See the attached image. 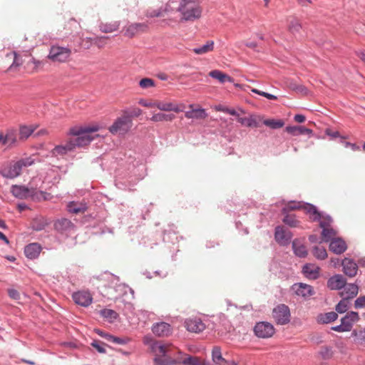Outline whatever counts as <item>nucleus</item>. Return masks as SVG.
<instances>
[{"label": "nucleus", "mask_w": 365, "mask_h": 365, "mask_svg": "<svg viewBox=\"0 0 365 365\" xmlns=\"http://www.w3.org/2000/svg\"><path fill=\"white\" fill-rule=\"evenodd\" d=\"M91 282L93 285L97 286L98 292L88 289H83L73 292L71 297H93L97 294L101 297L114 294L115 297H125L128 294H134L132 288L126 284L118 283L119 277L108 272L100 276L93 277Z\"/></svg>", "instance_id": "f257e3e1"}, {"label": "nucleus", "mask_w": 365, "mask_h": 365, "mask_svg": "<svg viewBox=\"0 0 365 365\" xmlns=\"http://www.w3.org/2000/svg\"><path fill=\"white\" fill-rule=\"evenodd\" d=\"M158 361L160 365H206L207 364L205 360L182 353L173 345L172 351L168 353L165 359H158Z\"/></svg>", "instance_id": "f03ea898"}, {"label": "nucleus", "mask_w": 365, "mask_h": 365, "mask_svg": "<svg viewBox=\"0 0 365 365\" xmlns=\"http://www.w3.org/2000/svg\"><path fill=\"white\" fill-rule=\"evenodd\" d=\"M98 130L99 127L98 125L71 128L69 130V135L75 138L69 140V141L73 149L88 145L93 140L89 133L96 132Z\"/></svg>", "instance_id": "7ed1b4c3"}, {"label": "nucleus", "mask_w": 365, "mask_h": 365, "mask_svg": "<svg viewBox=\"0 0 365 365\" xmlns=\"http://www.w3.org/2000/svg\"><path fill=\"white\" fill-rule=\"evenodd\" d=\"M11 193L17 199H32L34 201L46 200L50 194L42 190H36L34 187H28L23 185H13L11 187Z\"/></svg>", "instance_id": "20e7f679"}, {"label": "nucleus", "mask_w": 365, "mask_h": 365, "mask_svg": "<svg viewBox=\"0 0 365 365\" xmlns=\"http://www.w3.org/2000/svg\"><path fill=\"white\" fill-rule=\"evenodd\" d=\"M178 11L181 14L182 21H195L201 16L202 9L193 0H182Z\"/></svg>", "instance_id": "39448f33"}, {"label": "nucleus", "mask_w": 365, "mask_h": 365, "mask_svg": "<svg viewBox=\"0 0 365 365\" xmlns=\"http://www.w3.org/2000/svg\"><path fill=\"white\" fill-rule=\"evenodd\" d=\"M143 342L150 346L152 352L155 354L154 361L157 365H160L158 359H165L168 353L172 351L173 344L170 343H163L161 341H154L150 336H145Z\"/></svg>", "instance_id": "423d86ee"}, {"label": "nucleus", "mask_w": 365, "mask_h": 365, "mask_svg": "<svg viewBox=\"0 0 365 365\" xmlns=\"http://www.w3.org/2000/svg\"><path fill=\"white\" fill-rule=\"evenodd\" d=\"M297 209L304 210V205H301V202L290 201L282 207L281 210L282 215H283L282 221L284 225L289 227H297L299 226L300 222L297 219L296 215L289 213L290 211Z\"/></svg>", "instance_id": "0eeeda50"}, {"label": "nucleus", "mask_w": 365, "mask_h": 365, "mask_svg": "<svg viewBox=\"0 0 365 365\" xmlns=\"http://www.w3.org/2000/svg\"><path fill=\"white\" fill-rule=\"evenodd\" d=\"M304 210L312 216L311 219L313 222H319L320 227H330L333 222L331 217L324 212L319 211L317 207L309 202L304 204Z\"/></svg>", "instance_id": "6e6552de"}, {"label": "nucleus", "mask_w": 365, "mask_h": 365, "mask_svg": "<svg viewBox=\"0 0 365 365\" xmlns=\"http://www.w3.org/2000/svg\"><path fill=\"white\" fill-rule=\"evenodd\" d=\"M71 54V50L68 47L52 45L49 49L48 58L53 62H66Z\"/></svg>", "instance_id": "1a4fd4ad"}, {"label": "nucleus", "mask_w": 365, "mask_h": 365, "mask_svg": "<svg viewBox=\"0 0 365 365\" xmlns=\"http://www.w3.org/2000/svg\"><path fill=\"white\" fill-rule=\"evenodd\" d=\"M272 317L277 324H287L291 319L289 308L285 304H279L272 309Z\"/></svg>", "instance_id": "9d476101"}, {"label": "nucleus", "mask_w": 365, "mask_h": 365, "mask_svg": "<svg viewBox=\"0 0 365 365\" xmlns=\"http://www.w3.org/2000/svg\"><path fill=\"white\" fill-rule=\"evenodd\" d=\"M132 126V119L125 114L118 117L113 123L108 128V130L112 134H116L118 132L127 133Z\"/></svg>", "instance_id": "9b49d317"}, {"label": "nucleus", "mask_w": 365, "mask_h": 365, "mask_svg": "<svg viewBox=\"0 0 365 365\" xmlns=\"http://www.w3.org/2000/svg\"><path fill=\"white\" fill-rule=\"evenodd\" d=\"M254 333L259 338L267 339L274 334L275 329L274 326L268 322H259L255 325Z\"/></svg>", "instance_id": "f8f14e48"}, {"label": "nucleus", "mask_w": 365, "mask_h": 365, "mask_svg": "<svg viewBox=\"0 0 365 365\" xmlns=\"http://www.w3.org/2000/svg\"><path fill=\"white\" fill-rule=\"evenodd\" d=\"M292 237V232L286 230L282 225H277L274 228V240L280 246L287 247L289 245Z\"/></svg>", "instance_id": "ddd939ff"}, {"label": "nucleus", "mask_w": 365, "mask_h": 365, "mask_svg": "<svg viewBox=\"0 0 365 365\" xmlns=\"http://www.w3.org/2000/svg\"><path fill=\"white\" fill-rule=\"evenodd\" d=\"M21 165L17 161H11L0 169V175L6 179H14L21 174Z\"/></svg>", "instance_id": "4468645a"}, {"label": "nucleus", "mask_w": 365, "mask_h": 365, "mask_svg": "<svg viewBox=\"0 0 365 365\" xmlns=\"http://www.w3.org/2000/svg\"><path fill=\"white\" fill-rule=\"evenodd\" d=\"M291 291L297 297H309L314 294V290L311 285L304 283L294 284L291 287Z\"/></svg>", "instance_id": "2eb2a0df"}, {"label": "nucleus", "mask_w": 365, "mask_h": 365, "mask_svg": "<svg viewBox=\"0 0 365 365\" xmlns=\"http://www.w3.org/2000/svg\"><path fill=\"white\" fill-rule=\"evenodd\" d=\"M185 326L190 332L200 333L205 329V324L201 319L197 317H192L185 321Z\"/></svg>", "instance_id": "dca6fc26"}, {"label": "nucleus", "mask_w": 365, "mask_h": 365, "mask_svg": "<svg viewBox=\"0 0 365 365\" xmlns=\"http://www.w3.org/2000/svg\"><path fill=\"white\" fill-rule=\"evenodd\" d=\"M346 279L340 274H336L327 280V287L331 290H339L343 289L345 285Z\"/></svg>", "instance_id": "f3484780"}, {"label": "nucleus", "mask_w": 365, "mask_h": 365, "mask_svg": "<svg viewBox=\"0 0 365 365\" xmlns=\"http://www.w3.org/2000/svg\"><path fill=\"white\" fill-rule=\"evenodd\" d=\"M152 331L158 336H168L172 333L171 326L166 322L155 323L152 327Z\"/></svg>", "instance_id": "a211bd4d"}, {"label": "nucleus", "mask_w": 365, "mask_h": 365, "mask_svg": "<svg viewBox=\"0 0 365 365\" xmlns=\"http://www.w3.org/2000/svg\"><path fill=\"white\" fill-rule=\"evenodd\" d=\"M148 25L145 23H133L128 25L124 29V35L128 38H133L139 32L145 31Z\"/></svg>", "instance_id": "6ab92c4d"}, {"label": "nucleus", "mask_w": 365, "mask_h": 365, "mask_svg": "<svg viewBox=\"0 0 365 365\" xmlns=\"http://www.w3.org/2000/svg\"><path fill=\"white\" fill-rule=\"evenodd\" d=\"M341 265L343 267V271L346 275L352 277L356 274L358 264L352 259L347 257L344 258L341 261Z\"/></svg>", "instance_id": "aec40b11"}, {"label": "nucleus", "mask_w": 365, "mask_h": 365, "mask_svg": "<svg viewBox=\"0 0 365 365\" xmlns=\"http://www.w3.org/2000/svg\"><path fill=\"white\" fill-rule=\"evenodd\" d=\"M346 249V243L341 237L334 238L329 242V250L336 255L344 253Z\"/></svg>", "instance_id": "412c9836"}, {"label": "nucleus", "mask_w": 365, "mask_h": 365, "mask_svg": "<svg viewBox=\"0 0 365 365\" xmlns=\"http://www.w3.org/2000/svg\"><path fill=\"white\" fill-rule=\"evenodd\" d=\"M41 251V246L37 242L30 243L24 247V254L30 259H36Z\"/></svg>", "instance_id": "4be33fe9"}, {"label": "nucleus", "mask_w": 365, "mask_h": 365, "mask_svg": "<svg viewBox=\"0 0 365 365\" xmlns=\"http://www.w3.org/2000/svg\"><path fill=\"white\" fill-rule=\"evenodd\" d=\"M302 272L307 278L316 279L319 275V267L312 263H306L302 267Z\"/></svg>", "instance_id": "5701e85b"}, {"label": "nucleus", "mask_w": 365, "mask_h": 365, "mask_svg": "<svg viewBox=\"0 0 365 365\" xmlns=\"http://www.w3.org/2000/svg\"><path fill=\"white\" fill-rule=\"evenodd\" d=\"M292 247L294 254L300 258H304L308 255L307 247L301 241L296 238L292 242Z\"/></svg>", "instance_id": "b1692460"}, {"label": "nucleus", "mask_w": 365, "mask_h": 365, "mask_svg": "<svg viewBox=\"0 0 365 365\" xmlns=\"http://www.w3.org/2000/svg\"><path fill=\"white\" fill-rule=\"evenodd\" d=\"M155 107L163 111H174L180 113L182 109L177 104L171 102L156 101L155 102Z\"/></svg>", "instance_id": "393cba45"}, {"label": "nucleus", "mask_w": 365, "mask_h": 365, "mask_svg": "<svg viewBox=\"0 0 365 365\" xmlns=\"http://www.w3.org/2000/svg\"><path fill=\"white\" fill-rule=\"evenodd\" d=\"M359 320L358 313L354 312H350L341 319V324L345 329L348 331L352 328L353 324Z\"/></svg>", "instance_id": "a878e982"}, {"label": "nucleus", "mask_w": 365, "mask_h": 365, "mask_svg": "<svg viewBox=\"0 0 365 365\" xmlns=\"http://www.w3.org/2000/svg\"><path fill=\"white\" fill-rule=\"evenodd\" d=\"M285 130L294 136H297L300 135H311L313 133V131L312 129L307 128L304 126H299V125H293V126H287L285 128Z\"/></svg>", "instance_id": "bb28decb"}, {"label": "nucleus", "mask_w": 365, "mask_h": 365, "mask_svg": "<svg viewBox=\"0 0 365 365\" xmlns=\"http://www.w3.org/2000/svg\"><path fill=\"white\" fill-rule=\"evenodd\" d=\"M343 289V292L340 293V297H356L359 287L354 283H346V282Z\"/></svg>", "instance_id": "cd10ccee"}, {"label": "nucleus", "mask_w": 365, "mask_h": 365, "mask_svg": "<svg viewBox=\"0 0 365 365\" xmlns=\"http://www.w3.org/2000/svg\"><path fill=\"white\" fill-rule=\"evenodd\" d=\"M73 227L72 222L66 218L58 220L54 223L55 229L60 232L71 230Z\"/></svg>", "instance_id": "c85d7f7f"}, {"label": "nucleus", "mask_w": 365, "mask_h": 365, "mask_svg": "<svg viewBox=\"0 0 365 365\" xmlns=\"http://www.w3.org/2000/svg\"><path fill=\"white\" fill-rule=\"evenodd\" d=\"M209 76L215 79H217L220 83H224L225 82H233V78L227 74L222 72L220 70H212L209 73Z\"/></svg>", "instance_id": "c756f323"}, {"label": "nucleus", "mask_w": 365, "mask_h": 365, "mask_svg": "<svg viewBox=\"0 0 365 365\" xmlns=\"http://www.w3.org/2000/svg\"><path fill=\"white\" fill-rule=\"evenodd\" d=\"M185 116L189 119H205L207 116V113L205 108H196L186 111Z\"/></svg>", "instance_id": "7c9ffc66"}, {"label": "nucleus", "mask_w": 365, "mask_h": 365, "mask_svg": "<svg viewBox=\"0 0 365 365\" xmlns=\"http://www.w3.org/2000/svg\"><path fill=\"white\" fill-rule=\"evenodd\" d=\"M212 361L215 365H224L226 359L223 358L220 346H215L212 349Z\"/></svg>", "instance_id": "2f4dec72"}, {"label": "nucleus", "mask_w": 365, "mask_h": 365, "mask_svg": "<svg viewBox=\"0 0 365 365\" xmlns=\"http://www.w3.org/2000/svg\"><path fill=\"white\" fill-rule=\"evenodd\" d=\"M36 128L33 125H21L19 126V140H25L34 132Z\"/></svg>", "instance_id": "473e14b6"}, {"label": "nucleus", "mask_w": 365, "mask_h": 365, "mask_svg": "<svg viewBox=\"0 0 365 365\" xmlns=\"http://www.w3.org/2000/svg\"><path fill=\"white\" fill-rule=\"evenodd\" d=\"M351 335L356 344L365 346V327L354 329Z\"/></svg>", "instance_id": "72a5a7b5"}, {"label": "nucleus", "mask_w": 365, "mask_h": 365, "mask_svg": "<svg viewBox=\"0 0 365 365\" xmlns=\"http://www.w3.org/2000/svg\"><path fill=\"white\" fill-rule=\"evenodd\" d=\"M337 314L334 312H330L324 314H320L317 316V320L319 324H328L337 319Z\"/></svg>", "instance_id": "f704fd0d"}, {"label": "nucleus", "mask_w": 365, "mask_h": 365, "mask_svg": "<svg viewBox=\"0 0 365 365\" xmlns=\"http://www.w3.org/2000/svg\"><path fill=\"white\" fill-rule=\"evenodd\" d=\"M321 228L322 230V236L323 237L324 242H330L333 239L337 238V232L334 229L330 227H325Z\"/></svg>", "instance_id": "c9c22d12"}, {"label": "nucleus", "mask_w": 365, "mask_h": 365, "mask_svg": "<svg viewBox=\"0 0 365 365\" xmlns=\"http://www.w3.org/2000/svg\"><path fill=\"white\" fill-rule=\"evenodd\" d=\"M6 138L7 139L9 147H11L13 145H15L17 143L18 138V132L17 130L11 128H9L6 130Z\"/></svg>", "instance_id": "e433bc0d"}, {"label": "nucleus", "mask_w": 365, "mask_h": 365, "mask_svg": "<svg viewBox=\"0 0 365 365\" xmlns=\"http://www.w3.org/2000/svg\"><path fill=\"white\" fill-rule=\"evenodd\" d=\"M214 49V41H207L205 44L194 48L193 52L196 54H203L212 51Z\"/></svg>", "instance_id": "4c0bfd02"}, {"label": "nucleus", "mask_w": 365, "mask_h": 365, "mask_svg": "<svg viewBox=\"0 0 365 365\" xmlns=\"http://www.w3.org/2000/svg\"><path fill=\"white\" fill-rule=\"evenodd\" d=\"M175 118L174 114H165L163 113H158L150 118L153 122L172 121Z\"/></svg>", "instance_id": "58836bf2"}, {"label": "nucleus", "mask_w": 365, "mask_h": 365, "mask_svg": "<svg viewBox=\"0 0 365 365\" xmlns=\"http://www.w3.org/2000/svg\"><path fill=\"white\" fill-rule=\"evenodd\" d=\"M312 254L319 260H323L327 257V250L323 246L313 247Z\"/></svg>", "instance_id": "ea45409f"}, {"label": "nucleus", "mask_w": 365, "mask_h": 365, "mask_svg": "<svg viewBox=\"0 0 365 365\" xmlns=\"http://www.w3.org/2000/svg\"><path fill=\"white\" fill-rule=\"evenodd\" d=\"M119 26L120 23L118 21H115L109 24H101L99 27L100 30L103 33H111L117 31Z\"/></svg>", "instance_id": "a19ab883"}, {"label": "nucleus", "mask_w": 365, "mask_h": 365, "mask_svg": "<svg viewBox=\"0 0 365 365\" xmlns=\"http://www.w3.org/2000/svg\"><path fill=\"white\" fill-rule=\"evenodd\" d=\"M100 313H101V315L104 319H107V321L110 323L113 322L118 317V314H117L116 312H115L112 309H102L100 312Z\"/></svg>", "instance_id": "79ce46f5"}, {"label": "nucleus", "mask_w": 365, "mask_h": 365, "mask_svg": "<svg viewBox=\"0 0 365 365\" xmlns=\"http://www.w3.org/2000/svg\"><path fill=\"white\" fill-rule=\"evenodd\" d=\"M263 123L271 128L272 129H278L284 126V122L283 120L267 119L263 121Z\"/></svg>", "instance_id": "37998d69"}, {"label": "nucleus", "mask_w": 365, "mask_h": 365, "mask_svg": "<svg viewBox=\"0 0 365 365\" xmlns=\"http://www.w3.org/2000/svg\"><path fill=\"white\" fill-rule=\"evenodd\" d=\"M351 298H342V299L336 304V310L339 313H344L349 307Z\"/></svg>", "instance_id": "c03bdc74"}, {"label": "nucleus", "mask_w": 365, "mask_h": 365, "mask_svg": "<svg viewBox=\"0 0 365 365\" xmlns=\"http://www.w3.org/2000/svg\"><path fill=\"white\" fill-rule=\"evenodd\" d=\"M73 150V147L69 140L65 145H57L54 148L55 153L59 155L66 154L68 152L72 151Z\"/></svg>", "instance_id": "a18cd8bd"}, {"label": "nucleus", "mask_w": 365, "mask_h": 365, "mask_svg": "<svg viewBox=\"0 0 365 365\" xmlns=\"http://www.w3.org/2000/svg\"><path fill=\"white\" fill-rule=\"evenodd\" d=\"M67 207L68 212L74 214L83 212L86 209L85 206L79 205L74 202H69Z\"/></svg>", "instance_id": "49530a36"}, {"label": "nucleus", "mask_w": 365, "mask_h": 365, "mask_svg": "<svg viewBox=\"0 0 365 365\" xmlns=\"http://www.w3.org/2000/svg\"><path fill=\"white\" fill-rule=\"evenodd\" d=\"M237 121L242 125H245L250 128H256L258 123L253 118H238Z\"/></svg>", "instance_id": "de8ad7c7"}, {"label": "nucleus", "mask_w": 365, "mask_h": 365, "mask_svg": "<svg viewBox=\"0 0 365 365\" xmlns=\"http://www.w3.org/2000/svg\"><path fill=\"white\" fill-rule=\"evenodd\" d=\"M155 86L154 80L150 78H143L139 81V86L143 89H147Z\"/></svg>", "instance_id": "09e8293b"}, {"label": "nucleus", "mask_w": 365, "mask_h": 365, "mask_svg": "<svg viewBox=\"0 0 365 365\" xmlns=\"http://www.w3.org/2000/svg\"><path fill=\"white\" fill-rule=\"evenodd\" d=\"M75 304L81 307H88L92 303V298H73Z\"/></svg>", "instance_id": "8fccbe9b"}, {"label": "nucleus", "mask_w": 365, "mask_h": 365, "mask_svg": "<svg viewBox=\"0 0 365 365\" xmlns=\"http://www.w3.org/2000/svg\"><path fill=\"white\" fill-rule=\"evenodd\" d=\"M319 354L321 355L322 358L324 359H329L332 357L333 356V351L331 349L324 346L322 347L319 351Z\"/></svg>", "instance_id": "3c124183"}, {"label": "nucleus", "mask_w": 365, "mask_h": 365, "mask_svg": "<svg viewBox=\"0 0 365 365\" xmlns=\"http://www.w3.org/2000/svg\"><path fill=\"white\" fill-rule=\"evenodd\" d=\"M289 31L293 34H297L302 29V25L297 20H292L289 26Z\"/></svg>", "instance_id": "603ef678"}, {"label": "nucleus", "mask_w": 365, "mask_h": 365, "mask_svg": "<svg viewBox=\"0 0 365 365\" xmlns=\"http://www.w3.org/2000/svg\"><path fill=\"white\" fill-rule=\"evenodd\" d=\"M19 165H21V169L22 170L23 168H26L32 165L34 163V160L32 159L31 157L21 158L19 160H17Z\"/></svg>", "instance_id": "864d4df0"}, {"label": "nucleus", "mask_w": 365, "mask_h": 365, "mask_svg": "<svg viewBox=\"0 0 365 365\" xmlns=\"http://www.w3.org/2000/svg\"><path fill=\"white\" fill-rule=\"evenodd\" d=\"M13 54L14 56V61H13L11 65L9 67V68H8L9 71L13 70L14 68L18 67L20 65H21V63H22V61H21V58H19L18 53L16 51H14Z\"/></svg>", "instance_id": "5fc2aeb1"}, {"label": "nucleus", "mask_w": 365, "mask_h": 365, "mask_svg": "<svg viewBox=\"0 0 365 365\" xmlns=\"http://www.w3.org/2000/svg\"><path fill=\"white\" fill-rule=\"evenodd\" d=\"M325 133L327 135L331 137V139L339 138L341 143H344V140H345V137L341 136L338 131H331L329 129H327Z\"/></svg>", "instance_id": "6e6d98bb"}, {"label": "nucleus", "mask_w": 365, "mask_h": 365, "mask_svg": "<svg viewBox=\"0 0 365 365\" xmlns=\"http://www.w3.org/2000/svg\"><path fill=\"white\" fill-rule=\"evenodd\" d=\"M142 113V110L139 108H135L130 111L125 110L124 111V114L126 116H129L130 119H132L133 117H138Z\"/></svg>", "instance_id": "4d7b16f0"}, {"label": "nucleus", "mask_w": 365, "mask_h": 365, "mask_svg": "<svg viewBox=\"0 0 365 365\" xmlns=\"http://www.w3.org/2000/svg\"><path fill=\"white\" fill-rule=\"evenodd\" d=\"M108 38V37L106 36H96L93 38V41L98 47H102L106 44V41Z\"/></svg>", "instance_id": "13d9d810"}, {"label": "nucleus", "mask_w": 365, "mask_h": 365, "mask_svg": "<svg viewBox=\"0 0 365 365\" xmlns=\"http://www.w3.org/2000/svg\"><path fill=\"white\" fill-rule=\"evenodd\" d=\"M46 224L43 222L34 221L31 225V228L35 231H41L44 230Z\"/></svg>", "instance_id": "bf43d9fd"}, {"label": "nucleus", "mask_w": 365, "mask_h": 365, "mask_svg": "<svg viewBox=\"0 0 365 365\" xmlns=\"http://www.w3.org/2000/svg\"><path fill=\"white\" fill-rule=\"evenodd\" d=\"M162 14H163V11L161 9H158V10H153L151 11H148V14H147V16L148 17H151V18H153V17H160L162 16Z\"/></svg>", "instance_id": "052dcab7"}, {"label": "nucleus", "mask_w": 365, "mask_h": 365, "mask_svg": "<svg viewBox=\"0 0 365 365\" xmlns=\"http://www.w3.org/2000/svg\"><path fill=\"white\" fill-rule=\"evenodd\" d=\"M342 144L346 147V148H351V149L354 151H356V150H358L360 149V147L359 145H357L355 143H351L350 142H347V141H345L344 140V143H342Z\"/></svg>", "instance_id": "680f3d73"}, {"label": "nucleus", "mask_w": 365, "mask_h": 365, "mask_svg": "<svg viewBox=\"0 0 365 365\" xmlns=\"http://www.w3.org/2000/svg\"><path fill=\"white\" fill-rule=\"evenodd\" d=\"M91 345L96 348L98 352L100 353H105L106 352V349L105 348L100 344V342L98 341H93V342H92Z\"/></svg>", "instance_id": "e2e57ef3"}, {"label": "nucleus", "mask_w": 365, "mask_h": 365, "mask_svg": "<svg viewBox=\"0 0 365 365\" xmlns=\"http://www.w3.org/2000/svg\"><path fill=\"white\" fill-rule=\"evenodd\" d=\"M107 336H108V340L110 341H113V342L118 344H125V341L120 338L115 337L112 335H107Z\"/></svg>", "instance_id": "0e129e2a"}, {"label": "nucleus", "mask_w": 365, "mask_h": 365, "mask_svg": "<svg viewBox=\"0 0 365 365\" xmlns=\"http://www.w3.org/2000/svg\"><path fill=\"white\" fill-rule=\"evenodd\" d=\"M155 277H158L161 279L165 278L168 275V272L166 270H156L153 272Z\"/></svg>", "instance_id": "69168bd1"}, {"label": "nucleus", "mask_w": 365, "mask_h": 365, "mask_svg": "<svg viewBox=\"0 0 365 365\" xmlns=\"http://www.w3.org/2000/svg\"><path fill=\"white\" fill-rule=\"evenodd\" d=\"M365 307V298H357L355 301V307L361 308Z\"/></svg>", "instance_id": "338daca9"}, {"label": "nucleus", "mask_w": 365, "mask_h": 365, "mask_svg": "<svg viewBox=\"0 0 365 365\" xmlns=\"http://www.w3.org/2000/svg\"><path fill=\"white\" fill-rule=\"evenodd\" d=\"M356 55L365 63V51H356Z\"/></svg>", "instance_id": "774afa93"}]
</instances>
